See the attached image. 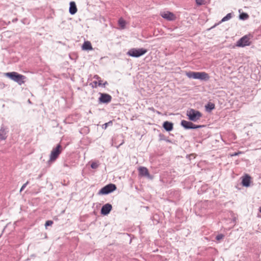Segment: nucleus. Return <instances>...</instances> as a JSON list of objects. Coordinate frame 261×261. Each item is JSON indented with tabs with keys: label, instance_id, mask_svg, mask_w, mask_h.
Returning a JSON list of instances; mask_svg holds the SVG:
<instances>
[{
	"label": "nucleus",
	"instance_id": "f257e3e1",
	"mask_svg": "<svg viewBox=\"0 0 261 261\" xmlns=\"http://www.w3.org/2000/svg\"><path fill=\"white\" fill-rule=\"evenodd\" d=\"M5 74L6 76L16 82L19 85L24 84L26 79L24 75L14 71L7 72Z\"/></svg>",
	"mask_w": 261,
	"mask_h": 261
},
{
	"label": "nucleus",
	"instance_id": "f03ea898",
	"mask_svg": "<svg viewBox=\"0 0 261 261\" xmlns=\"http://www.w3.org/2000/svg\"><path fill=\"white\" fill-rule=\"evenodd\" d=\"M186 75L190 79H198L203 81L208 80L210 76L205 72L189 71L186 72Z\"/></svg>",
	"mask_w": 261,
	"mask_h": 261
},
{
	"label": "nucleus",
	"instance_id": "7ed1b4c3",
	"mask_svg": "<svg viewBox=\"0 0 261 261\" xmlns=\"http://www.w3.org/2000/svg\"><path fill=\"white\" fill-rule=\"evenodd\" d=\"M147 52V50L144 48H133L128 50L126 55L134 58H139Z\"/></svg>",
	"mask_w": 261,
	"mask_h": 261
},
{
	"label": "nucleus",
	"instance_id": "20e7f679",
	"mask_svg": "<svg viewBox=\"0 0 261 261\" xmlns=\"http://www.w3.org/2000/svg\"><path fill=\"white\" fill-rule=\"evenodd\" d=\"M186 115L188 117V119L193 122H196L199 120L202 116L200 112L193 109H190L188 110Z\"/></svg>",
	"mask_w": 261,
	"mask_h": 261
},
{
	"label": "nucleus",
	"instance_id": "39448f33",
	"mask_svg": "<svg viewBox=\"0 0 261 261\" xmlns=\"http://www.w3.org/2000/svg\"><path fill=\"white\" fill-rule=\"evenodd\" d=\"M62 152V146L59 144L57 146L53 149L51 151L49 160L48 161V163H52L56 160L59 155Z\"/></svg>",
	"mask_w": 261,
	"mask_h": 261
},
{
	"label": "nucleus",
	"instance_id": "423d86ee",
	"mask_svg": "<svg viewBox=\"0 0 261 261\" xmlns=\"http://www.w3.org/2000/svg\"><path fill=\"white\" fill-rule=\"evenodd\" d=\"M117 187L115 184H109L102 188L98 192V195H107L116 189Z\"/></svg>",
	"mask_w": 261,
	"mask_h": 261
},
{
	"label": "nucleus",
	"instance_id": "0eeeda50",
	"mask_svg": "<svg viewBox=\"0 0 261 261\" xmlns=\"http://www.w3.org/2000/svg\"><path fill=\"white\" fill-rule=\"evenodd\" d=\"M250 38L247 35H245L240 38L237 42V46L244 47L250 45Z\"/></svg>",
	"mask_w": 261,
	"mask_h": 261
},
{
	"label": "nucleus",
	"instance_id": "6e6552de",
	"mask_svg": "<svg viewBox=\"0 0 261 261\" xmlns=\"http://www.w3.org/2000/svg\"><path fill=\"white\" fill-rule=\"evenodd\" d=\"M100 97L98 98V101L100 103H108L112 100V96L107 93H99Z\"/></svg>",
	"mask_w": 261,
	"mask_h": 261
},
{
	"label": "nucleus",
	"instance_id": "1a4fd4ad",
	"mask_svg": "<svg viewBox=\"0 0 261 261\" xmlns=\"http://www.w3.org/2000/svg\"><path fill=\"white\" fill-rule=\"evenodd\" d=\"M161 16L163 18L169 21L174 20L176 18L175 15L173 13L169 11L161 12Z\"/></svg>",
	"mask_w": 261,
	"mask_h": 261
},
{
	"label": "nucleus",
	"instance_id": "9d476101",
	"mask_svg": "<svg viewBox=\"0 0 261 261\" xmlns=\"http://www.w3.org/2000/svg\"><path fill=\"white\" fill-rule=\"evenodd\" d=\"M112 210V206L110 203H106L101 208L100 213L103 216L108 215Z\"/></svg>",
	"mask_w": 261,
	"mask_h": 261
},
{
	"label": "nucleus",
	"instance_id": "9b49d317",
	"mask_svg": "<svg viewBox=\"0 0 261 261\" xmlns=\"http://www.w3.org/2000/svg\"><path fill=\"white\" fill-rule=\"evenodd\" d=\"M8 133L7 128H5L3 125L1 126L0 129V139L5 140L7 137V134Z\"/></svg>",
	"mask_w": 261,
	"mask_h": 261
},
{
	"label": "nucleus",
	"instance_id": "f8f14e48",
	"mask_svg": "<svg viewBox=\"0 0 261 261\" xmlns=\"http://www.w3.org/2000/svg\"><path fill=\"white\" fill-rule=\"evenodd\" d=\"M250 181L251 177L249 175L246 174L242 179V184L245 187H248L250 186Z\"/></svg>",
	"mask_w": 261,
	"mask_h": 261
},
{
	"label": "nucleus",
	"instance_id": "ddd939ff",
	"mask_svg": "<svg viewBox=\"0 0 261 261\" xmlns=\"http://www.w3.org/2000/svg\"><path fill=\"white\" fill-rule=\"evenodd\" d=\"M180 124L186 129H190L193 128V123L191 121L182 120L181 121Z\"/></svg>",
	"mask_w": 261,
	"mask_h": 261
},
{
	"label": "nucleus",
	"instance_id": "4468645a",
	"mask_svg": "<svg viewBox=\"0 0 261 261\" xmlns=\"http://www.w3.org/2000/svg\"><path fill=\"white\" fill-rule=\"evenodd\" d=\"M163 127L167 132H170L173 129V124L171 122L166 121L164 122Z\"/></svg>",
	"mask_w": 261,
	"mask_h": 261
},
{
	"label": "nucleus",
	"instance_id": "2eb2a0df",
	"mask_svg": "<svg viewBox=\"0 0 261 261\" xmlns=\"http://www.w3.org/2000/svg\"><path fill=\"white\" fill-rule=\"evenodd\" d=\"M69 12L71 15H74L77 12V8L74 2L70 3Z\"/></svg>",
	"mask_w": 261,
	"mask_h": 261
},
{
	"label": "nucleus",
	"instance_id": "dca6fc26",
	"mask_svg": "<svg viewBox=\"0 0 261 261\" xmlns=\"http://www.w3.org/2000/svg\"><path fill=\"white\" fill-rule=\"evenodd\" d=\"M82 49L85 50H91L92 49V46L90 41H85L82 45Z\"/></svg>",
	"mask_w": 261,
	"mask_h": 261
},
{
	"label": "nucleus",
	"instance_id": "f3484780",
	"mask_svg": "<svg viewBox=\"0 0 261 261\" xmlns=\"http://www.w3.org/2000/svg\"><path fill=\"white\" fill-rule=\"evenodd\" d=\"M139 174L142 176H148L149 175V172L147 168L144 167H141L139 169Z\"/></svg>",
	"mask_w": 261,
	"mask_h": 261
},
{
	"label": "nucleus",
	"instance_id": "a211bd4d",
	"mask_svg": "<svg viewBox=\"0 0 261 261\" xmlns=\"http://www.w3.org/2000/svg\"><path fill=\"white\" fill-rule=\"evenodd\" d=\"M232 16V13H228L225 17H224L220 21H219V23H218L217 24H215L214 25V26H213L212 28H214L215 27L216 25L221 23L222 22H224V21H227L228 20H229L231 18Z\"/></svg>",
	"mask_w": 261,
	"mask_h": 261
},
{
	"label": "nucleus",
	"instance_id": "6ab92c4d",
	"mask_svg": "<svg viewBox=\"0 0 261 261\" xmlns=\"http://www.w3.org/2000/svg\"><path fill=\"white\" fill-rule=\"evenodd\" d=\"M215 108V104L209 102L205 106V110L206 112L210 113Z\"/></svg>",
	"mask_w": 261,
	"mask_h": 261
},
{
	"label": "nucleus",
	"instance_id": "aec40b11",
	"mask_svg": "<svg viewBox=\"0 0 261 261\" xmlns=\"http://www.w3.org/2000/svg\"><path fill=\"white\" fill-rule=\"evenodd\" d=\"M249 18V15L246 13H242L239 15V18L241 20H246Z\"/></svg>",
	"mask_w": 261,
	"mask_h": 261
},
{
	"label": "nucleus",
	"instance_id": "412c9836",
	"mask_svg": "<svg viewBox=\"0 0 261 261\" xmlns=\"http://www.w3.org/2000/svg\"><path fill=\"white\" fill-rule=\"evenodd\" d=\"M118 24L121 28L124 29L125 27L126 22L124 19L121 18L118 20Z\"/></svg>",
	"mask_w": 261,
	"mask_h": 261
},
{
	"label": "nucleus",
	"instance_id": "4be33fe9",
	"mask_svg": "<svg viewBox=\"0 0 261 261\" xmlns=\"http://www.w3.org/2000/svg\"><path fill=\"white\" fill-rule=\"evenodd\" d=\"M112 124H113L112 121H110L108 122L105 123L104 124H103L102 126V128L103 129H106L109 125H112Z\"/></svg>",
	"mask_w": 261,
	"mask_h": 261
},
{
	"label": "nucleus",
	"instance_id": "5701e85b",
	"mask_svg": "<svg viewBox=\"0 0 261 261\" xmlns=\"http://www.w3.org/2000/svg\"><path fill=\"white\" fill-rule=\"evenodd\" d=\"M204 126H205V125H196V124L193 123L192 129L199 128H202V127H203Z\"/></svg>",
	"mask_w": 261,
	"mask_h": 261
},
{
	"label": "nucleus",
	"instance_id": "b1692460",
	"mask_svg": "<svg viewBox=\"0 0 261 261\" xmlns=\"http://www.w3.org/2000/svg\"><path fill=\"white\" fill-rule=\"evenodd\" d=\"M224 237V235L223 234H218L216 237V239L217 240V241H220L221 240H222V239H223Z\"/></svg>",
	"mask_w": 261,
	"mask_h": 261
},
{
	"label": "nucleus",
	"instance_id": "393cba45",
	"mask_svg": "<svg viewBox=\"0 0 261 261\" xmlns=\"http://www.w3.org/2000/svg\"><path fill=\"white\" fill-rule=\"evenodd\" d=\"M53 224V221L51 220H47L46 221L45 224V227L47 226H51Z\"/></svg>",
	"mask_w": 261,
	"mask_h": 261
},
{
	"label": "nucleus",
	"instance_id": "a878e982",
	"mask_svg": "<svg viewBox=\"0 0 261 261\" xmlns=\"http://www.w3.org/2000/svg\"><path fill=\"white\" fill-rule=\"evenodd\" d=\"M98 165L95 162H93L91 164V167L92 169H96L97 168H98Z\"/></svg>",
	"mask_w": 261,
	"mask_h": 261
},
{
	"label": "nucleus",
	"instance_id": "bb28decb",
	"mask_svg": "<svg viewBox=\"0 0 261 261\" xmlns=\"http://www.w3.org/2000/svg\"><path fill=\"white\" fill-rule=\"evenodd\" d=\"M204 0H196V4L198 6L204 4Z\"/></svg>",
	"mask_w": 261,
	"mask_h": 261
},
{
	"label": "nucleus",
	"instance_id": "cd10ccee",
	"mask_svg": "<svg viewBox=\"0 0 261 261\" xmlns=\"http://www.w3.org/2000/svg\"><path fill=\"white\" fill-rule=\"evenodd\" d=\"M29 181H27L25 184H24L22 186V187L20 190V192H21L22 191H23L24 189V188L26 187V186L29 184Z\"/></svg>",
	"mask_w": 261,
	"mask_h": 261
},
{
	"label": "nucleus",
	"instance_id": "c85d7f7f",
	"mask_svg": "<svg viewBox=\"0 0 261 261\" xmlns=\"http://www.w3.org/2000/svg\"><path fill=\"white\" fill-rule=\"evenodd\" d=\"M97 82L96 81H94L93 82V83H91L90 84V85H91V87L94 88H96L97 87Z\"/></svg>",
	"mask_w": 261,
	"mask_h": 261
},
{
	"label": "nucleus",
	"instance_id": "c756f323",
	"mask_svg": "<svg viewBox=\"0 0 261 261\" xmlns=\"http://www.w3.org/2000/svg\"><path fill=\"white\" fill-rule=\"evenodd\" d=\"M159 137H160V140H165V136L163 134H160L159 135Z\"/></svg>",
	"mask_w": 261,
	"mask_h": 261
},
{
	"label": "nucleus",
	"instance_id": "7c9ffc66",
	"mask_svg": "<svg viewBox=\"0 0 261 261\" xmlns=\"http://www.w3.org/2000/svg\"><path fill=\"white\" fill-rule=\"evenodd\" d=\"M241 153H242V152L241 151H238L237 152H234L233 154H231V156H237Z\"/></svg>",
	"mask_w": 261,
	"mask_h": 261
},
{
	"label": "nucleus",
	"instance_id": "2f4dec72",
	"mask_svg": "<svg viewBox=\"0 0 261 261\" xmlns=\"http://www.w3.org/2000/svg\"><path fill=\"white\" fill-rule=\"evenodd\" d=\"M97 85L98 86H102V80L101 79H100L98 80V82H97Z\"/></svg>",
	"mask_w": 261,
	"mask_h": 261
},
{
	"label": "nucleus",
	"instance_id": "473e14b6",
	"mask_svg": "<svg viewBox=\"0 0 261 261\" xmlns=\"http://www.w3.org/2000/svg\"><path fill=\"white\" fill-rule=\"evenodd\" d=\"M94 79L97 80L98 81L101 79V78L98 75H95L94 76Z\"/></svg>",
	"mask_w": 261,
	"mask_h": 261
},
{
	"label": "nucleus",
	"instance_id": "72a5a7b5",
	"mask_svg": "<svg viewBox=\"0 0 261 261\" xmlns=\"http://www.w3.org/2000/svg\"><path fill=\"white\" fill-rule=\"evenodd\" d=\"M108 85V83L106 81L104 83L102 84V87H105L106 85Z\"/></svg>",
	"mask_w": 261,
	"mask_h": 261
},
{
	"label": "nucleus",
	"instance_id": "f704fd0d",
	"mask_svg": "<svg viewBox=\"0 0 261 261\" xmlns=\"http://www.w3.org/2000/svg\"><path fill=\"white\" fill-rule=\"evenodd\" d=\"M166 141L168 142H170V141L168 139H166L165 140Z\"/></svg>",
	"mask_w": 261,
	"mask_h": 261
},
{
	"label": "nucleus",
	"instance_id": "c9c22d12",
	"mask_svg": "<svg viewBox=\"0 0 261 261\" xmlns=\"http://www.w3.org/2000/svg\"><path fill=\"white\" fill-rule=\"evenodd\" d=\"M149 109L151 110H152L153 111H154V109L153 108H150Z\"/></svg>",
	"mask_w": 261,
	"mask_h": 261
},
{
	"label": "nucleus",
	"instance_id": "e433bc0d",
	"mask_svg": "<svg viewBox=\"0 0 261 261\" xmlns=\"http://www.w3.org/2000/svg\"><path fill=\"white\" fill-rule=\"evenodd\" d=\"M17 18H16V19H13V22H14V21H17Z\"/></svg>",
	"mask_w": 261,
	"mask_h": 261
},
{
	"label": "nucleus",
	"instance_id": "4c0bfd02",
	"mask_svg": "<svg viewBox=\"0 0 261 261\" xmlns=\"http://www.w3.org/2000/svg\"><path fill=\"white\" fill-rule=\"evenodd\" d=\"M259 212H260V213H261V206L259 207Z\"/></svg>",
	"mask_w": 261,
	"mask_h": 261
},
{
	"label": "nucleus",
	"instance_id": "58836bf2",
	"mask_svg": "<svg viewBox=\"0 0 261 261\" xmlns=\"http://www.w3.org/2000/svg\"><path fill=\"white\" fill-rule=\"evenodd\" d=\"M156 112H157V113H158L159 114H161V113L160 112H159V111H156Z\"/></svg>",
	"mask_w": 261,
	"mask_h": 261
}]
</instances>
